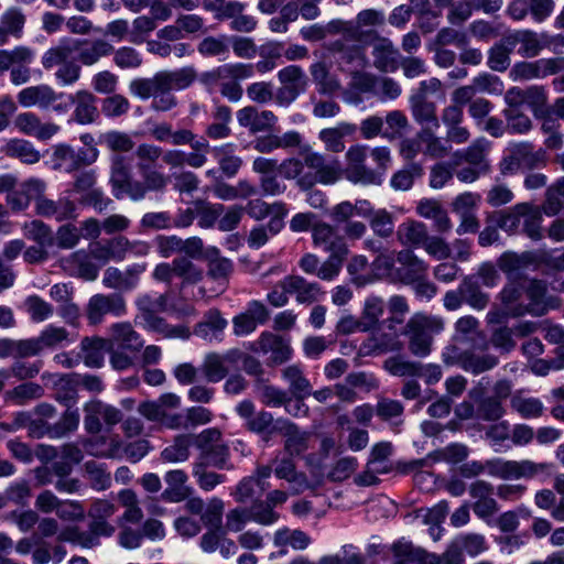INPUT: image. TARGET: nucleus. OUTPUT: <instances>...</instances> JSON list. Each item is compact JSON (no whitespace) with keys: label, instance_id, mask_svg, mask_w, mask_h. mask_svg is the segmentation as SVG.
Returning <instances> with one entry per match:
<instances>
[{"label":"nucleus","instance_id":"49","mask_svg":"<svg viewBox=\"0 0 564 564\" xmlns=\"http://www.w3.org/2000/svg\"><path fill=\"white\" fill-rule=\"evenodd\" d=\"M454 328L453 339L456 343H474L478 338H485L479 328V321L471 315L458 318Z\"/></svg>","mask_w":564,"mask_h":564},{"label":"nucleus","instance_id":"42","mask_svg":"<svg viewBox=\"0 0 564 564\" xmlns=\"http://www.w3.org/2000/svg\"><path fill=\"white\" fill-rule=\"evenodd\" d=\"M419 138L423 143L422 154L431 159H444L451 153V145L447 141L436 135L430 128L419 131Z\"/></svg>","mask_w":564,"mask_h":564},{"label":"nucleus","instance_id":"24","mask_svg":"<svg viewBox=\"0 0 564 564\" xmlns=\"http://www.w3.org/2000/svg\"><path fill=\"white\" fill-rule=\"evenodd\" d=\"M62 267L70 274L87 281H94L98 276V267L90 261V254L86 250H77L62 259Z\"/></svg>","mask_w":564,"mask_h":564},{"label":"nucleus","instance_id":"54","mask_svg":"<svg viewBox=\"0 0 564 564\" xmlns=\"http://www.w3.org/2000/svg\"><path fill=\"white\" fill-rule=\"evenodd\" d=\"M514 47L506 43V34L488 51V66L495 72H505L510 66V54Z\"/></svg>","mask_w":564,"mask_h":564},{"label":"nucleus","instance_id":"44","mask_svg":"<svg viewBox=\"0 0 564 564\" xmlns=\"http://www.w3.org/2000/svg\"><path fill=\"white\" fill-rule=\"evenodd\" d=\"M272 466L274 475L278 478L296 484L299 486V490H303L308 487L306 477L296 471L295 463L291 457L276 456L272 460Z\"/></svg>","mask_w":564,"mask_h":564},{"label":"nucleus","instance_id":"4","mask_svg":"<svg viewBox=\"0 0 564 564\" xmlns=\"http://www.w3.org/2000/svg\"><path fill=\"white\" fill-rule=\"evenodd\" d=\"M304 163L310 169L306 172V178L302 184L308 186V189L317 183L323 185H333L344 177L341 163L337 159L327 160L318 152H310L304 156Z\"/></svg>","mask_w":564,"mask_h":564},{"label":"nucleus","instance_id":"47","mask_svg":"<svg viewBox=\"0 0 564 564\" xmlns=\"http://www.w3.org/2000/svg\"><path fill=\"white\" fill-rule=\"evenodd\" d=\"M34 56V51L23 45L12 50H0V74L11 70L20 64H31Z\"/></svg>","mask_w":564,"mask_h":564},{"label":"nucleus","instance_id":"35","mask_svg":"<svg viewBox=\"0 0 564 564\" xmlns=\"http://www.w3.org/2000/svg\"><path fill=\"white\" fill-rule=\"evenodd\" d=\"M80 348L84 354V361L86 366L99 368L104 364L105 351L109 352L110 345L108 339L94 336L84 337L80 343Z\"/></svg>","mask_w":564,"mask_h":564},{"label":"nucleus","instance_id":"58","mask_svg":"<svg viewBox=\"0 0 564 564\" xmlns=\"http://www.w3.org/2000/svg\"><path fill=\"white\" fill-rule=\"evenodd\" d=\"M174 272L182 279V285L197 284L204 278V270L183 257L174 259Z\"/></svg>","mask_w":564,"mask_h":564},{"label":"nucleus","instance_id":"63","mask_svg":"<svg viewBox=\"0 0 564 564\" xmlns=\"http://www.w3.org/2000/svg\"><path fill=\"white\" fill-rule=\"evenodd\" d=\"M137 169L139 172H147L152 169L162 155V149L151 143H141L134 151Z\"/></svg>","mask_w":564,"mask_h":564},{"label":"nucleus","instance_id":"20","mask_svg":"<svg viewBox=\"0 0 564 564\" xmlns=\"http://www.w3.org/2000/svg\"><path fill=\"white\" fill-rule=\"evenodd\" d=\"M144 271L145 264H134L126 271L110 267L104 272L102 284L109 289L129 291L137 286L139 276Z\"/></svg>","mask_w":564,"mask_h":564},{"label":"nucleus","instance_id":"43","mask_svg":"<svg viewBox=\"0 0 564 564\" xmlns=\"http://www.w3.org/2000/svg\"><path fill=\"white\" fill-rule=\"evenodd\" d=\"M193 436L188 434L176 435L171 445L161 452L162 460L166 463H183L189 458Z\"/></svg>","mask_w":564,"mask_h":564},{"label":"nucleus","instance_id":"59","mask_svg":"<svg viewBox=\"0 0 564 564\" xmlns=\"http://www.w3.org/2000/svg\"><path fill=\"white\" fill-rule=\"evenodd\" d=\"M311 76L322 93H333L339 88V83L329 73L325 62L313 63L310 67Z\"/></svg>","mask_w":564,"mask_h":564},{"label":"nucleus","instance_id":"10","mask_svg":"<svg viewBox=\"0 0 564 564\" xmlns=\"http://www.w3.org/2000/svg\"><path fill=\"white\" fill-rule=\"evenodd\" d=\"M270 312L258 300L248 303L246 310L232 318V330L236 336H246L253 333L258 325L267 323Z\"/></svg>","mask_w":564,"mask_h":564},{"label":"nucleus","instance_id":"13","mask_svg":"<svg viewBox=\"0 0 564 564\" xmlns=\"http://www.w3.org/2000/svg\"><path fill=\"white\" fill-rule=\"evenodd\" d=\"M14 127L22 134L44 141L54 137L59 131V126L47 121L43 122L33 112H21L14 118Z\"/></svg>","mask_w":564,"mask_h":564},{"label":"nucleus","instance_id":"19","mask_svg":"<svg viewBox=\"0 0 564 564\" xmlns=\"http://www.w3.org/2000/svg\"><path fill=\"white\" fill-rule=\"evenodd\" d=\"M110 337L108 339L110 348L118 346V348L138 354L143 348V340L138 332L129 322L115 323L109 328Z\"/></svg>","mask_w":564,"mask_h":564},{"label":"nucleus","instance_id":"6","mask_svg":"<svg viewBox=\"0 0 564 564\" xmlns=\"http://www.w3.org/2000/svg\"><path fill=\"white\" fill-rule=\"evenodd\" d=\"M110 185L117 199L129 196L133 200H139L145 195L143 184L132 180L129 162L117 154L111 158Z\"/></svg>","mask_w":564,"mask_h":564},{"label":"nucleus","instance_id":"32","mask_svg":"<svg viewBox=\"0 0 564 564\" xmlns=\"http://www.w3.org/2000/svg\"><path fill=\"white\" fill-rule=\"evenodd\" d=\"M518 210L522 214V230L532 240L539 241L544 238L542 227V212L540 207L523 203L518 204Z\"/></svg>","mask_w":564,"mask_h":564},{"label":"nucleus","instance_id":"29","mask_svg":"<svg viewBox=\"0 0 564 564\" xmlns=\"http://www.w3.org/2000/svg\"><path fill=\"white\" fill-rule=\"evenodd\" d=\"M311 544V538L307 533L299 529L283 527L273 534V545L285 553L288 547L294 551L305 550Z\"/></svg>","mask_w":564,"mask_h":564},{"label":"nucleus","instance_id":"15","mask_svg":"<svg viewBox=\"0 0 564 564\" xmlns=\"http://www.w3.org/2000/svg\"><path fill=\"white\" fill-rule=\"evenodd\" d=\"M236 117L239 126L247 128L252 134L271 130L278 121L273 111L258 110L253 106L239 109Z\"/></svg>","mask_w":564,"mask_h":564},{"label":"nucleus","instance_id":"39","mask_svg":"<svg viewBox=\"0 0 564 564\" xmlns=\"http://www.w3.org/2000/svg\"><path fill=\"white\" fill-rule=\"evenodd\" d=\"M167 294H162L156 299H152L150 295L144 294L137 299L135 304L142 313V317L154 328H158L163 322L155 314L167 310Z\"/></svg>","mask_w":564,"mask_h":564},{"label":"nucleus","instance_id":"22","mask_svg":"<svg viewBox=\"0 0 564 564\" xmlns=\"http://www.w3.org/2000/svg\"><path fill=\"white\" fill-rule=\"evenodd\" d=\"M542 37H544V34L539 35L531 30H517L506 33V43L514 48L518 44H521L518 51L521 56L535 57L544 46Z\"/></svg>","mask_w":564,"mask_h":564},{"label":"nucleus","instance_id":"48","mask_svg":"<svg viewBox=\"0 0 564 564\" xmlns=\"http://www.w3.org/2000/svg\"><path fill=\"white\" fill-rule=\"evenodd\" d=\"M214 155L220 171L228 177L235 176L242 165V159L235 155V145L232 143L214 148Z\"/></svg>","mask_w":564,"mask_h":564},{"label":"nucleus","instance_id":"8","mask_svg":"<svg viewBox=\"0 0 564 564\" xmlns=\"http://www.w3.org/2000/svg\"><path fill=\"white\" fill-rule=\"evenodd\" d=\"M84 412V425L90 434H98L102 430L101 421L108 426H113L122 419V413L119 409L100 400H91L86 403Z\"/></svg>","mask_w":564,"mask_h":564},{"label":"nucleus","instance_id":"9","mask_svg":"<svg viewBox=\"0 0 564 564\" xmlns=\"http://www.w3.org/2000/svg\"><path fill=\"white\" fill-rule=\"evenodd\" d=\"M312 239L316 248L329 254L348 256L349 253L345 237L328 223H315L312 227Z\"/></svg>","mask_w":564,"mask_h":564},{"label":"nucleus","instance_id":"18","mask_svg":"<svg viewBox=\"0 0 564 564\" xmlns=\"http://www.w3.org/2000/svg\"><path fill=\"white\" fill-rule=\"evenodd\" d=\"M373 66L382 73H393L400 67V52L388 39L376 36L372 44Z\"/></svg>","mask_w":564,"mask_h":564},{"label":"nucleus","instance_id":"27","mask_svg":"<svg viewBox=\"0 0 564 564\" xmlns=\"http://www.w3.org/2000/svg\"><path fill=\"white\" fill-rule=\"evenodd\" d=\"M68 339V332L64 327L50 325L37 337L28 338L31 357L40 355L44 349L55 348Z\"/></svg>","mask_w":564,"mask_h":564},{"label":"nucleus","instance_id":"25","mask_svg":"<svg viewBox=\"0 0 564 564\" xmlns=\"http://www.w3.org/2000/svg\"><path fill=\"white\" fill-rule=\"evenodd\" d=\"M164 480L167 488L162 492L161 497L167 502H181L187 499L193 489L186 485L188 477L182 469H173L165 474Z\"/></svg>","mask_w":564,"mask_h":564},{"label":"nucleus","instance_id":"57","mask_svg":"<svg viewBox=\"0 0 564 564\" xmlns=\"http://www.w3.org/2000/svg\"><path fill=\"white\" fill-rule=\"evenodd\" d=\"M254 66L252 64H225L214 69L209 75L215 79H246L252 77Z\"/></svg>","mask_w":564,"mask_h":564},{"label":"nucleus","instance_id":"28","mask_svg":"<svg viewBox=\"0 0 564 564\" xmlns=\"http://www.w3.org/2000/svg\"><path fill=\"white\" fill-rule=\"evenodd\" d=\"M227 319L223 317L221 313L213 308L209 310L204 315L203 321L195 326L194 334L208 341L218 340L227 327Z\"/></svg>","mask_w":564,"mask_h":564},{"label":"nucleus","instance_id":"61","mask_svg":"<svg viewBox=\"0 0 564 564\" xmlns=\"http://www.w3.org/2000/svg\"><path fill=\"white\" fill-rule=\"evenodd\" d=\"M44 394L43 388L35 382H24L6 392V399L17 404L39 399Z\"/></svg>","mask_w":564,"mask_h":564},{"label":"nucleus","instance_id":"21","mask_svg":"<svg viewBox=\"0 0 564 564\" xmlns=\"http://www.w3.org/2000/svg\"><path fill=\"white\" fill-rule=\"evenodd\" d=\"M397 261L400 264L398 274L403 283L410 284L426 276L429 264L419 258L412 250L404 249L398 252Z\"/></svg>","mask_w":564,"mask_h":564},{"label":"nucleus","instance_id":"7","mask_svg":"<svg viewBox=\"0 0 564 564\" xmlns=\"http://www.w3.org/2000/svg\"><path fill=\"white\" fill-rule=\"evenodd\" d=\"M127 313V303L120 293L95 294L86 305V317L91 325H98L107 314L121 317Z\"/></svg>","mask_w":564,"mask_h":564},{"label":"nucleus","instance_id":"36","mask_svg":"<svg viewBox=\"0 0 564 564\" xmlns=\"http://www.w3.org/2000/svg\"><path fill=\"white\" fill-rule=\"evenodd\" d=\"M75 105L74 118L80 124L91 123L97 115L96 97L88 90H78L70 97Z\"/></svg>","mask_w":564,"mask_h":564},{"label":"nucleus","instance_id":"33","mask_svg":"<svg viewBox=\"0 0 564 564\" xmlns=\"http://www.w3.org/2000/svg\"><path fill=\"white\" fill-rule=\"evenodd\" d=\"M538 162V156L532 152V147L528 143L514 144L510 149V154L503 160L502 171H514L517 169H532Z\"/></svg>","mask_w":564,"mask_h":564},{"label":"nucleus","instance_id":"16","mask_svg":"<svg viewBox=\"0 0 564 564\" xmlns=\"http://www.w3.org/2000/svg\"><path fill=\"white\" fill-rule=\"evenodd\" d=\"M62 94L55 91V89L46 84L29 86L18 93V102L25 108L37 107L40 109H48L58 99L62 98Z\"/></svg>","mask_w":564,"mask_h":564},{"label":"nucleus","instance_id":"46","mask_svg":"<svg viewBox=\"0 0 564 564\" xmlns=\"http://www.w3.org/2000/svg\"><path fill=\"white\" fill-rule=\"evenodd\" d=\"M411 110L414 120L420 124H432L435 128L440 127L436 116V105L427 100L423 96H413L411 98Z\"/></svg>","mask_w":564,"mask_h":564},{"label":"nucleus","instance_id":"2","mask_svg":"<svg viewBox=\"0 0 564 564\" xmlns=\"http://www.w3.org/2000/svg\"><path fill=\"white\" fill-rule=\"evenodd\" d=\"M74 50L69 39H62L56 45L47 48L41 57L44 69H56L54 76L62 86H70L80 77L82 68L73 58Z\"/></svg>","mask_w":564,"mask_h":564},{"label":"nucleus","instance_id":"41","mask_svg":"<svg viewBox=\"0 0 564 564\" xmlns=\"http://www.w3.org/2000/svg\"><path fill=\"white\" fill-rule=\"evenodd\" d=\"M281 378L288 383L290 394H311L312 384L302 366L294 364L281 369Z\"/></svg>","mask_w":564,"mask_h":564},{"label":"nucleus","instance_id":"40","mask_svg":"<svg viewBox=\"0 0 564 564\" xmlns=\"http://www.w3.org/2000/svg\"><path fill=\"white\" fill-rule=\"evenodd\" d=\"M77 375H58V373H44L42 379L47 383H52L56 399L63 402H70L76 397V384H78Z\"/></svg>","mask_w":564,"mask_h":564},{"label":"nucleus","instance_id":"12","mask_svg":"<svg viewBox=\"0 0 564 564\" xmlns=\"http://www.w3.org/2000/svg\"><path fill=\"white\" fill-rule=\"evenodd\" d=\"M276 433L284 438V451L290 455H301L308 448L311 433L301 430L295 423L288 419H278L273 426Z\"/></svg>","mask_w":564,"mask_h":564},{"label":"nucleus","instance_id":"3","mask_svg":"<svg viewBox=\"0 0 564 564\" xmlns=\"http://www.w3.org/2000/svg\"><path fill=\"white\" fill-rule=\"evenodd\" d=\"M444 329V321L437 316L423 314L413 315L405 326L409 336V349L419 357H425L431 352L433 335Z\"/></svg>","mask_w":564,"mask_h":564},{"label":"nucleus","instance_id":"23","mask_svg":"<svg viewBox=\"0 0 564 564\" xmlns=\"http://www.w3.org/2000/svg\"><path fill=\"white\" fill-rule=\"evenodd\" d=\"M281 289L290 294L296 295V301L301 304H311L318 300L322 294L321 286L317 283L306 281L299 275L286 276L280 282Z\"/></svg>","mask_w":564,"mask_h":564},{"label":"nucleus","instance_id":"34","mask_svg":"<svg viewBox=\"0 0 564 564\" xmlns=\"http://www.w3.org/2000/svg\"><path fill=\"white\" fill-rule=\"evenodd\" d=\"M356 131V126L348 122H341L334 128L323 129L318 138L324 143L325 149L332 153H340L345 150L343 139L352 135Z\"/></svg>","mask_w":564,"mask_h":564},{"label":"nucleus","instance_id":"38","mask_svg":"<svg viewBox=\"0 0 564 564\" xmlns=\"http://www.w3.org/2000/svg\"><path fill=\"white\" fill-rule=\"evenodd\" d=\"M510 408L522 419L535 420L543 415L544 404L539 398L528 397L521 392L511 395Z\"/></svg>","mask_w":564,"mask_h":564},{"label":"nucleus","instance_id":"11","mask_svg":"<svg viewBox=\"0 0 564 564\" xmlns=\"http://www.w3.org/2000/svg\"><path fill=\"white\" fill-rule=\"evenodd\" d=\"M330 50L337 54L336 64L339 72L347 76L358 69H365L369 64L365 47L361 45H346L341 41H336Z\"/></svg>","mask_w":564,"mask_h":564},{"label":"nucleus","instance_id":"52","mask_svg":"<svg viewBox=\"0 0 564 564\" xmlns=\"http://www.w3.org/2000/svg\"><path fill=\"white\" fill-rule=\"evenodd\" d=\"M118 502L124 508L120 520L130 523H139L143 518L137 494L132 489H122L117 495Z\"/></svg>","mask_w":564,"mask_h":564},{"label":"nucleus","instance_id":"62","mask_svg":"<svg viewBox=\"0 0 564 564\" xmlns=\"http://www.w3.org/2000/svg\"><path fill=\"white\" fill-rule=\"evenodd\" d=\"M384 313V302L381 297L369 296L365 301L364 310L361 313V319L364 322V328L371 330L377 326L379 319Z\"/></svg>","mask_w":564,"mask_h":564},{"label":"nucleus","instance_id":"50","mask_svg":"<svg viewBox=\"0 0 564 564\" xmlns=\"http://www.w3.org/2000/svg\"><path fill=\"white\" fill-rule=\"evenodd\" d=\"M163 86L172 89H185L197 78V72L193 66H185L175 70L160 72Z\"/></svg>","mask_w":564,"mask_h":564},{"label":"nucleus","instance_id":"64","mask_svg":"<svg viewBox=\"0 0 564 564\" xmlns=\"http://www.w3.org/2000/svg\"><path fill=\"white\" fill-rule=\"evenodd\" d=\"M100 143L117 155L118 153L130 152L134 148V142L128 133L116 130L101 134Z\"/></svg>","mask_w":564,"mask_h":564},{"label":"nucleus","instance_id":"37","mask_svg":"<svg viewBox=\"0 0 564 564\" xmlns=\"http://www.w3.org/2000/svg\"><path fill=\"white\" fill-rule=\"evenodd\" d=\"M3 152L7 156L18 159L29 165L36 164L42 158L33 143L24 139L9 140L3 147Z\"/></svg>","mask_w":564,"mask_h":564},{"label":"nucleus","instance_id":"45","mask_svg":"<svg viewBox=\"0 0 564 564\" xmlns=\"http://www.w3.org/2000/svg\"><path fill=\"white\" fill-rule=\"evenodd\" d=\"M397 235L402 245L423 247L429 231L423 223L410 220L399 226Z\"/></svg>","mask_w":564,"mask_h":564},{"label":"nucleus","instance_id":"14","mask_svg":"<svg viewBox=\"0 0 564 564\" xmlns=\"http://www.w3.org/2000/svg\"><path fill=\"white\" fill-rule=\"evenodd\" d=\"M241 357L238 349H232L224 355L209 352L202 364V371L208 382L217 383L225 379L229 372L227 364H234Z\"/></svg>","mask_w":564,"mask_h":564},{"label":"nucleus","instance_id":"31","mask_svg":"<svg viewBox=\"0 0 564 564\" xmlns=\"http://www.w3.org/2000/svg\"><path fill=\"white\" fill-rule=\"evenodd\" d=\"M74 43H76L75 47L84 45L78 53V59L85 66H93L98 63L100 58L113 53V46L102 39L90 42L76 40Z\"/></svg>","mask_w":564,"mask_h":564},{"label":"nucleus","instance_id":"26","mask_svg":"<svg viewBox=\"0 0 564 564\" xmlns=\"http://www.w3.org/2000/svg\"><path fill=\"white\" fill-rule=\"evenodd\" d=\"M403 348V343L398 338L397 335L392 334H372L367 340H365L360 348V356H377L393 351H400Z\"/></svg>","mask_w":564,"mask_h":564},{"label":"nucleus","instance_id":"60","mask_svg":"<svg viewBox=\"0 0 564 564\" xmlns=\"http://www.w3.org/2000/svg\"><path fill=\"white\" fill-rule=\"evenodd\" d=\"M53 169L72 173L76 171L75 150L67 144H57L53 148L52 153Z\"/></svg>","mask_w":564,"mask_h":564},{"label":"nucleus","instance_id":"30","mask_svg":"<svg viewBox=\"0 0 564 564\" xmlns=\"http://www.w3.org/2000/svg\"><path fill=\"white\" fill-rule=\"evenodd\" d=\"M524 293V284L522 282H512L503 288L500 292L502 306L509 310L511 317H518L527 314V312H538L535 307H527L521 302Z\"/></svg>","mask_w":564,"mask_h":564},{"label":"nucleus","instance_id":"51","mask_svg":"<svg viewBox=\"0 0 564 564\" xmlns=\"http://www.w3.org/2000/svg\"><path fill=\"white\" fill-rule=\"evenodd\" d=\"M423 166L420 163L410 162L391 176L390 185L395 191H409L414 181L423 175Z\"/></svg>","mask_w":564,"mask_h":564},{"label":"nucleus","instance_id":"17","mask_svg":"<svg viewBox=\"0 0 564 564\" xmlns=\"http://www.w3.org/2000/svg\"><path fill=\"white\" fill-rule=\"evenodd\" d=\"M76 210V203L68 196H62L56 200L41 197L35 206L39 216L54 218L56 221L75 219Z\"/></svg>","mask_w":564,"mask_h":564},{"label":"nucleus","instance_id":"53","mask_svg":"<svg viewBox=\"0 0 564 564\" xmlns=\"http://www.w3.org/2000/svg\"><path fill=\"white\" fill-rule=\"evenodd\" d=\"M393 564H425V550L410 542L399 541L392 545Z\"/></svg>","mask_w":564,"mask_h":564},{"label":"nucleus","instance_id":"56","mask_svg":"<svg viewBox=\"0 0 564 564\" xmlns=\"http://www.w3.org/2000/svg\"><path fill=\"white\" fill-rule=\"evenodd\" d=\"M24 236L40 246H54L52 229L42 220L34 219L23 225Z\"/></svg>","mask_w":564,"mask_h":564},{"label":"nucleus","instance_id":"1","mask_svg":"<svg viewBox=\"0 0 564 564\" xmlns=\"http://www.w3.org/2000/svg\"><path fill=\"white\" fill-rule=\"evenodd\" d=\"M344 177L352 184L379 185L391 163V152L387 147L370 150L365 144H354L345 153Z\"/></svg>","mask_w":564,"mask_h":564},{"label":"nucleus","instance_id":"55","mask_svg":"<svg viewBox=\"0 0 564 564\" xmlns=\"http://www.w3.org/2000/svg\"><path fill=\"white\" fill-rule=\"evenodd\" d=\"M383 369L397 377H419L421 376V365L419 362L405 360L401 356L389 357L383 362Z\"/></svg>","mask_w":564,"mask_h":564},{"label":"nucleus","instance_id":"5","mask_svg":"<svg viewBox=\"0 0 564 564\" xmlns=\"http://www.w3.org/2000/svg\"><path fill=\"white\" fill-rule=\"evenodd\" d=\"M550 465L546 463H535L530 459L511 460L505 458H492L487 460V473L505 480L533 478L547 471Z\"/></svg>","mask_w":564,"mask_h":564}]
</instances>
